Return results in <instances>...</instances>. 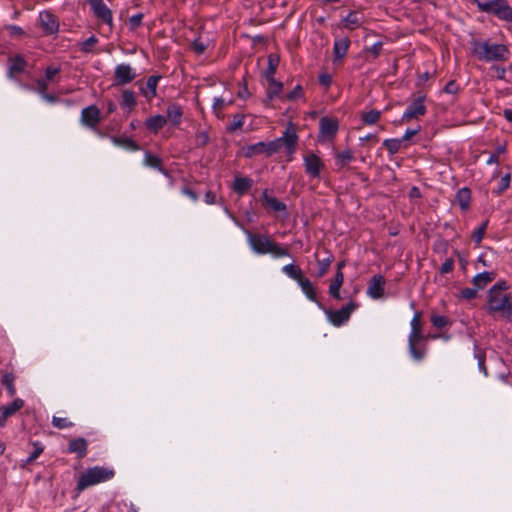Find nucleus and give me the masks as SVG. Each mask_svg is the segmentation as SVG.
<instances>
[{"label": "nucleus", "mask_w": 512, "mask_h": 512, "mask_svg": "<svg viewBox=\"0 0 512 512\" xmlns=\"http://www.w3.org/2000/svg\"><path fill=\"white\" fill-rule=\"evenodd\" d=\"M298 141V135L296 127L293 123H289L283 136L270 141V142H258L256 144L248 145L245 148L244 155L247 158H251L255 155L265 154L270 157L278 153L282 147L285 148L287 155H292L296 151V145Z\"/></svg>", "instance_id": "f257e3e1"}, {"label": "nucleus", "mask_w": 512, "mask_h": 512, "mask_svg": "<svg viewBox=\"0 0 512 512\" xmlns=\"http://www.w3.org/2000/svg\"><path fill=\"white\" fill-rule=\"evenodd\" d=\"M471 48L477 59L485 62L506 61L509 55V49L506 45L491 43L490 41L473 39Z\"/></svg>", "instance_id": "f03ea898"}, {"label": "nucleus", "mask_w": 512, "mask_h": 512, "mask_svg": "<svg viewBox=\"0 0 512 512\" xmlns=\"http://www.w3.org/2000/svg\"><path fill=\"white\" fill-rule=\"evenodd\" d=\"M247 241L251 249L259 255L272 254L274 257L289 256V249L282 247L265 234L246 231Z\"/></svg>", "instance_id": "7ed1b4c3"}, {"label": "nucleus", "mask_w": 512, "mask_h": 512, "mask_svg": "<svg viewBox=\"0 0 512 512\" xmlns=\"http://www.w3.org/2000/svg\"><path fill=\"white\" fill-rule=\"evenodd\" d=\"M114 470L101 466H94L82 473L77 481L76 490L81 492L86 488L108 481L114 477Z\"/></svg>", "instance_id": "20e7f679"}, {"label": "nucleus", "mask_w": 512, "mask_h": 512, "mask_svg": "<svg viewBox=\"0 0 512 512\" xmlns=\"http://www.w3.org/2000/svg\"><path fill=\"white\" fill-rule=\"evenodd\" d=\"M474 1L477 4L479 11L492 14L500 20L512 23V7L506 0H489L486 2H481L479 0Z\"/></svg>", "instance_id": "39448f33"}, {"label": "nucleus", "mask_w": 512, "mask_h": 512, "mask_svg": "<svg viewBox=\"0 0 512 512\" xmlns=\"http://www.w3.org/2000/svg\"><path fill=\"white\" fill-rule=\"evenodd\" d=\"M488 313L493 315L500 313L502 316L509 318L512 316V296L510 294H489Z\"/></svg>", "instance_id": "423d86ee"}, {"label": "nucleus", "mask_w": 512, "mask_h": 512, "mask_svg": "<svg viewBox=\"0 0 512 512\" xmlns=\"http://www.w3.org/2000/svg\"><path fill=\"white\" fill-rule=\"evenodd\" d=\"M358 307V304L354 301H350L347 305L343 306L339 310H325L328 320L336 327H339L346 323L352 314V312Z\"/></svg>", "instance_id": "0eeeda50"}, {"label": "nucleus", "mask_w": 512, "mask_h": 512, "mask_svg": "<svg viewBox=\"0 0 512 512\" xmlns=\"http://www.w3.org/2000/svg\"><path fill=\"white\" fill-rule=\"evenodd\" d=\"M426 99L425 94L419 93V95L413 100V102L408 106L406 111L402 115V121L406 122L411 119H417L420 116L426 114V106L424 105V101Z\"/></svg>", "instance_id": "6e6552de"}, {"label": "nucleus", "mask_w": 512, "mask_h": 512, "mask_svg": "<svg viewBox=\"0 0 512 512\" xmlns=\"http://www.w3.org/2000/svg\"><path fill=\"white\" fill-rule=\"evenodd\" d=\"M136 78L135 70L129 64H120L114 71L113 86H124Z\"/></svg>", "instance_id": "1a4fd4ad"}, {"label": "nucleus", "mask_w": 512, "mask_h": 512, "mask_svg": "<svg viewBox=\"0 0 512 512\" xmlns=\"http://www.w3.org/2000/svg\"><path fill=\"white\" fill-rule=\"evenodd\" d=\"M88 4L97 19L112 26V11L106 6L103 0H88Z\"/></svg>", "instance_id": "9d476101"}, {"label": "nucleus", "mask_w": 512, "mask_h": 512, "mask_svg": "<svg viewBox=\"0 0 512 512\" xmlns=\"http://www.w3.org/2000/svg\"><path fill=\"white\" fill-rule=\"evenodd\" d=\"M305 172L312 178H319L324 163L315 153H309L304 156Z\"/></svg>", "instance_id": "9b49d317"}, {"label": "nucleus", "mask_w": 512, "mask_h": 512, "mask_svg": "<svg viewBox=\"0 0 512 512\" xmlns=\"http://www.w3.org/2000/svg\"><path fill=\"white\" fill-rule=\"evenodd\" d=\"M100 121V110L96 105H90L81 111V122L83 125L94 129Z\"/></svg>", "instance_id": "f8f14e48"}, {"label": "nucleus", "mask_w": 512, "mask_h": 512, "mask_svg": "<svg viewBox=\"0 0 512 512\" xmlns=\"http://www.w3.org/2000/svg\"><path fill=\"white\" fill-rule=\"evenodd\" d=\"M24 406V401L20 398L0 406V427L6 425L7 419L15 415Z\"/></svg>", "instance_id": "ddd939ff"}, {"label": "nucleus", "mask_w": 512, "mask_h": 512, "mask_svg": "<svg viewBox=\"0 0 512 512\" xmlns=\"http://www.w3.org/2000/svg\"><path fill=\"white\" fill-rule=\"evenodd\" d=\"M385 278L376 274L368 282L367 294L373 299H380L384 295Z\"/></svg>", "instance_id": "4468645a"}, {"label": "nucleus", "mask_w": 512, "mask_h": 512, "mask_svg": "<svg viewBox=\"0 0 512 512\" xmlns=\"http://www.w3.org/2000/svg\"><path fill=\"white\" fill-rule=\"evenodd\" d=\"M319 129L321 135L333 138L338 132L339 122L336 118L323 116L319 120Z\"/></svg>", "instance_id": "2eb2a0df"}, {"label": "nucleus", "mask_w": 512, "mask_h": 512, "mask_svg": "<svg viewBox=\"0 0 512 512\" xmlns=\"http://www.w3.org/2000/svg\"><path fill=\"white\" fill-rule=\"evenodd\" d=\"M262 206L273 212H285L287 211V206L285 203L279 201L276 197L270 196L268 194V190L265 189L262 192L261 198Z\"/></svg>", "instance_id": "dca6fc26"}, {"label": "nucleus", "mask_w": 512, "mask_h": 512, "mask_svg": "<svg viewBox=\"0 0 512 512\" xmlns=\"http://www.w3.org/2000/svg\"><path fill=\"white\" fill-rule=\"evenodd\" d=\"M39 20L41 27L46 34H53L58 31L59 23L53 13L49 11L41 12L39 15Z\"/></svg>", "instance_id": "f3484780"}, {"label": "nucleus", "mask_w": 512, "mask_h": 512, "mask_svg": "<svg viewBox=\"0 0 512 512\" xmlns=\"http://www.w3.org/2000/svg\"><path fill=\"white\" fill-rule=\"evenodd\" d=\"M421 315V312H416L412 318L408 342H423L427 340V337L422 333Z\"/></svg>", "instance_id": "a211bd4d"}, {"label": "nucleus", "mask_w": 512, "mask_h": 512, "mask_svg": "<svg viewBox=\"0 0 512 512\" xmlns=\"http://www.w3.org/2000/svg\"><path fill=\"white\" fill-rule=\"evenodd\" d=\"M88 443L85 438L79 437L69 441L67 451L76 453L78 458H83L87 454Z\"/></svg>", "instance_id": "6ab92c4d"}, {"label": "nucleus", "mask_w": 512, "mask_h": 512, "mask_svg": "<svg viewBox=\"0 0 512 512\" xmlns=\"http://www.w3.org/2000/svg\"><path fill=\"white\" fill-rule=\"evenodd\" d=\"M10 66L8 69V77L14 78L16 74L24 72L27 62L21 54H16L9 59Z\"/></svg>", "instance_id": "aec40b11"}, {"label": "nucleus", "mask_w": 512, "mask_h": 512, "mask_svg": "<svg viewBox=\"0 0 512 512\" xmlns=\"http://www.w3.org/2000/svg\"><path fill=\"white\" fill-rule=\"evenodd\" d=\"M297 283L299 284L303 293L310 301L316 302L321 309H324L323 305L317 300V293L315 287L307 277L304 276Z\"/></svg>", "instance_id": "412c9836"}, {"label": "nucleus", "mask_w": 512, "mask_h": 512, "mask_svg": "<svg viewBox=\"0 0 512 512\" xmlns=\"http://www.w3.org/2000/svg\"><path fill=\"white\" fill-rule=\"evenodd\" d=\"M496 276V272L485 271L475 275L472 279V284L474 285L475 288H477V290H482L489 283H491L496 278Z\"/></svg>", "instance_id": "4be33fe9"}, {"label": "nucleus", "mask_w": 512, "mask_h": 512, "mask_svg": "<svg viewBox=\"0 0 512 512\" xmlns=\"http://www.w3.org/2000/svg\"><path fill=\"white\" fill-rule=\"evenodd\" d=\"M253 180L248 177H235L232 189L235 193L242 196L252 187Z\"/></svg>", "instance_id": "5701e85b"}, {"label": "nucleus", "mask_w": 512, "mask_h": 512, "mask_svg": "<svg viewBox=\"0 0 512 512\" xmlns=\"http://www.w3.org/2000/svg\"><path fill=\"white\" fill-rule=\"evenodd\" d=\"M350 46V39L348 37H343L341 39H337L334 42L333 54L334 60H340L345 57L348 48Z\"/></svg>", "instance_id": "b1692460"}, {"label": "nucleus", "mask_w": 512, "mask_h": 512, "mask_svg": "<svg viewBox=\"0 0 512 512\" xmlns=\"http://www.w3.org/2000/svg\"><path fill=\"white\" fill-rule=\"evenodd\" d=\"M183 116V110L177 103H171L167 107V120H169L173 126H178L181 123Z\"/></svg>", "instance_id": "393cba45"}, {"label": "nucleus", "mask_w": 512, "mask_h": 512, "mask_svg": "<svg viewBox=\"0 0 512 512\" xmlns=\"http://www.w3.org/2000/svg\"><path fill=\"white\" fill-rule=\"evenodd\" d=\"M161 76L152 75L148 77L146 82V88H141V93L148 99H152L157 95V85Z\"/></svg>", "instance_id": "a878e982"}, {"label": "nucleus", "mask_w": 512, "mask_h": 512, "mask_svg": "<svg viewBox=\"0 0 512 512\" xmlns=\"http://www.w3.org/2000/svg\"><path fill=\"white\" fill-rule=\"evenodd\" d=\"M166 123L167 118L163 115L158 114L150 118H147L145 121V126L148 130L157 133L165 126Z\"/></svg>", "instance_id": "bb28decb"}, {"label": "nucleus", "mask_w": 512, "mask_h": 512, "mask_svg": "<svg viewBox=\"0 0 512 512\" xmlns=\"http://www.w3.org/2000/svg\"><path fill=\"white\" fill-rule=\"evenodd\" d=\"M409 352L414 360L421 361L426 355V340L423 342H408Z\"/></svg>", "instance_id": "cd10ccee"}, {"label": "nucleus", "mask_w": 512, "mask_h": 512, "mask_svg": "<svg viewBox=\"0 0 512 512\" xmlns=\"http://www.w3.org/2000/svg\"><path fill=\"white\" fill-rule=\"evenodd\" d=\"M267 82L269 85L266 91V98L271 101L280 95L283 90V83L277 81L275 78L267 79Z\"/></svg>", "instance_id": "c85d7f7f"}, {"label": "nucleus", "mask_w": 512, "mask_h": 512, "mask_svg": "<svg viewBox=\"0 0 512 512\" xmlns=\"http://www.w3.org/2000/svg\"><path fill=\"white\" fill-rule=\"evenodd\" d=\"M345 28L354 30L359 27L363 22V17L356 11H351L345 18L342 20Z\"/></svg>", "instance_id": "c756f323"}, {"label": "nucleus", "mask_w": 512, "mask_h": 512, "mask_svg": "<svg viewBox=\"0 0 512 512\" xmlns=\"http://www.w3.org/2000/svg\"><path fill=\"white\" fill-rule=\"evenodd\" d=\"M120 104L123 109H127L128 112H131L137 106L134 92L131 90H123Z\"/></svg>", "instance_id": "7c9ffc66"}, {"label": "nucleus", "mask_w": 512, "mask_h": 512, "mask_svg": "<svg viewBox=\"0 0 512 512\" xmlns=\"http://www.w3.org/2000/svg\"><path fill=\"white\" fill-rule=\"evenodd\" d=\"M279 62H280V57L277 54H274V53L269 54L268 66L263 73V76L265 77L266 80L274 78V75L276 73Z\"/></svg>", "instance_id": "2f4dec72"}, {"label": "nucleus", "mask_w": 512, "mask_h": 512, "mask_svg": "<svg viewBox=\"0 0 512 512\" xmlns=\"http://www.w3.org/2000/svg\"><path fill=\"white\" fill-rule=\"evenodd\" d=\"M111 140L112 142L117 145V146H121V147H124L126 149H129V150H132V151H137L140 149V146L139 144L134 141L133 139L129 138V137H124V136H121V137H117V136H112L111 137Z\"/></svg>", "instance_id": "473e14b6"}, {"label": "nucleus", "mask_w": 512, "mask_h": 512, "mask_svg": "<svg viewBox=\"0 0 512 512\" xmlns=\"http://www.w3.org/2000/svg\"><path fill=\"white\" fill-rule=\"evenodd\" d=\"M471 191L469 188H461L456 194V201L462 210H467L470 206Z\"/></svg>", "instance_id": "72a5a7b5"}, {"label": "nucleus", "mask_w": 512, "mask_h": 512, "mask_svg": "<svg viewBox=\"0 0 512 512\" xmlns=\"http://www.w3.org/2000/svg\"><path fill=\"white\" fill-rule=\"evenodd\" d=\"M353 160L354 155L350 150L337 152L335 156V164L338 166L339 169L348 166L349 163Z\"/></svg>", "instance_id": "f704fd0d"}, {"label": "nucleus", "mask_w": 512, "mask_h": 512, "mask_svg": "<svg viewBox=\"0 0 512 512\" xmlns=\"http://www.w3.org/2000/svg\"><path fill=\"white\" fill-rule=\"evenodd\" d=\"M283 272L295 281H300L304 275L301 268L295 264H287L283 267Z\"/></svg>", "instance_id": "c9c22d12"}, {"label": "nucleus", "mask_w": 512, "mask_h": 512, "mask_svg": "<svg viewBox=\"0 0 512 512\" xmlns=\"http://www.w3.org/2000/svg\"><path fill=\"white\" fill-rule=\"evenodd\" d=\"M381 117V111L379 110H370L368 112H363L361 114V121L365 125H372L378 122Z\"/></svg>", "instance_id": "e433bc0d"}, {"label": "nucleus", "mask_w": 512, "mask_h": 512, "mask_svg": "<svg viewBox=\"0 0 512 512\" xmlns=\"http://www.w3.org/2000/svg\"><path fill=\"white\" fill-rule=\"evenodd\" d=\"M144 163L149 167L155 168L159 171H164L162 160L158 156L152 155L149 152L145 153Z\"/></svg>", "instance_id": "4c0bfd02"}, {"label": "nucleus", "mask_w": 512, "mask_h": 512, "mask_svg": "<svg viewBox=\"0 0 512 512\" xmlns=\"http://www.w3.org/2000/svg\"><path fill=\"white\" fill-rule=\"evenodd\" d=\"M401 139H386L383 142V146L387 148L391 155L396 154L401 148Z\"/></svg>", "instance_id": "58836bf2"}, {"label": "nucleus", "mask_w": 512, "mask_h": 512, "mask_svg": "<svg viewBox=\"0 0 512 512\" xmlns=\"http://www.w3.org/2000/svg\"><path fill=\"white\" fill-rule=\"evenodd\" d=\"M332 261H333L332 255H329L328 257H326L322 260H318V266H319V269L317 272L318 277H323L328 272Z\"/></svg>", "instance_id": "ea45409f"}, {"label": "nucleus", "mask_w": 512, "mask_h": 512, "mask_svg": "<svg viewBox=\"0 0 512 512\" xmlns=\"http://www.w3.org/2000/svg\"><path fill=\"white\" fill-rule=\"evenodd\" d=\"M52 425L58 429L71 428L74 424L66 417H52Z\"/></svg>", "instance_id": "a19ab883"}, {"label": "nucleus", "mask_w": 512, "mask_h": 512, "mask_svg": "<svg viewBox=\"0 0 512 512\" xmlns=\"http://www.w3.org/2000/svg\"><path fill=\"white\" fill-rule=\"evenodd\" d=\"M244 124V115L236 114L233 117V121L227 126V132L232 133L238 129H241Z\"/></svg>", "instance_id": "79ce46f5"}, {"label": "nucleus", "mask_w": 512, "mask_h": 512, "mask_svg": "<svg viewBox=\"0 0 512 512\" xmlns=\"http://www.w3.org/2000/svg\"><path fill=\"white\" fill-rule=\"evenodd\" d=\"M97 43L98 39L94 35H92L81 43V51L84 53H89L92 51V47Z\"/></svg>", "instance_id": "37998d69"}, {"label": "nucleus", "mask_w": 512, "mask_h": 512, "mask_svg": "<svg viewBox=\"0 0 512 512\" xmlns=\"http://www.w3.org/2000/svg\"><path fill=\"white\" fill-rule=\"evenodd\" d=\"M143 17L144 15L142 13H138L130 17L128 22L130 30L134 31L138 29L142 24Z\"/></svg>", "instance_id": "c03bdc74"}, {"label": "nucleus", "mask_w": 512, "mask_h": 512, "mask_svg": "<svg viewBox=\"0 0 512 512\" xmlns=\"http://www.w3.org/2000/svg\"><path fill=\"white\" fill-rule=\"evenodd\" d=\"M509 288V285L507 284L506 281H500L498 283H496L495 285H493L488 293L489 294H505L504 291H506L507 289Z\"/></svg>", "instance_id": "a18cd8bd"}, {"label": "nucleus", "mask_w": 512, "mask_h": 512, "mask_svg": "<svg viewBox=\"0 0 512 512\" xmlns=\"http://www.w3.org/2000/svg\"><path fill=\"white\" fill-rule=\"evenodd\" d=\"M431 323L435 328L441 329L448 324V318L441 315H433L431 317Z\"/></svg>", "instance_id": "49530a36"}, {"label": "nucleus", "mask_w": 512, "mask_h": 512, "mask_svg": "<svg viewBox=\"0 0 512 512\" xmlns=\"http://www.w3.org/2000/svg\"><path fill=\"white\" fill-rule=\"evenodd\" d=\"M301 97H303V88L301 85H297L290 93L285 96L288 101H295Z\"/></svg>", "instance_id": "de8ad7c7"}, {"label": "nucleus", "mask_w": 512, "mask_h": 512, "mask_svg": "<svg viewBox=\"0 0 512 512\" xmlns=\"http://www.w3.org/2000/svg\"><path fill=\"white\" fill-rule=\"evenodd\" d=\"M477 288H464L461 291V297L466 300H472L477 297Z\"/></svg>", "instance_id": "09e8293b"}, {"label": "nucleus", "mask_w": 512, "mask_h": 512, "mask_svg": "<svg viewBox=\"0 0 512 512\" xmlns=\"http://www.w3.org/2000/svg\"><path fill=\"white\" fill-rule=\"evenodd\" d=\"M511 176L510 174L504 175L499 182L498 193L504 192L510 186Z\"/></svg>", "instance_id": "8fccbe9b"}, {"label": "nucleus", "mask_w": 512, "mask_h": 512, "mask_svg": "<svg viewBox=\"0 0 512 512\" xmlns=\"http://www.w3.org/2000/svg\"><path fill=\"white\" fill-rule=\"evenodd\" d=\"M454 268V260L452 258H448L445 260V262L441 265L439 271L441 274L449 273Z\"/></svg>", "instance_id": "3c124183"}, {"label": "nucleus", "mask_w": 512, "mask_h": 512, "mask_svg": "<svg viewBox=\"0 0 512 512\" xmlns=\"http://www.w3.org/2000/svg\"><path fill=\"white\" fill-rule=\"evenodd\" d=\"M7 31L9 32V35L12 37H20L24 35V30L16 25H9L6 27Z\"/></svg>", "instance_id": "603ef678"}, {"label": "nucleus", "mask_w": 512, "mask_h": 512, "mask_svg": "<svg viewBox=\"0 0 512 512\" xmlns=\"http://www.w3.org/2000/svg\"><path fill=\"white\" fill-rule=\"evenodd\" d=\"M342 285L340 284H336V283H333L331 282L330 286H329V294L337 299V300H340L341 299V296H340V288H341Z\"/></svg>", "instance_id": "864d4df0"}, {"label": "nucleus", "mask_w": 512, "mask_h": 512, "mask_svg": "<svg viewBox=\"0 0 512 512\" xmlns=\"http://www.w3.org/2000/svg\"><path fill=\"white\" fill-rule=\"evenodd\" d=\"M458 91H459V85L456 83L455 80L449 81L444 87L445 93L456 94Z\"/></svg>", "instance_id": "5fc2aeb1"}, {"label": "nucleus", "mask_w": 512, "mask_h": 512, "mask_svg": "<svg viewBox=\"0 0 512 512\" xmlns=\"http://www.w3.org/2000/svg\"><path fill=\"white\" fill-rule=\"evenodd\" d=\"M60 72L59 67L55 66H48L45 70V80L51 81L53 80L54 76L57 75Z\"/></svg>", "instance_id": "6e6d98bb"}, {"label": "nucleus", "mask_w": 512, "mask_h": 512, "mask_svg": "<svg viewBox=\"0 0 512 512\" xmlns=\"http://www.w3.org/2000/svg\"><path fill=\"white\" fill-rule=\"evenodd\" d=\"M36 84H37V92L41 96H43L46 93L47 89H48L47 80H45V79H38Z\"/></svg>", "instance_id": "4d7b16f0"}, {"label": "nucleus", "mask_w": 512, "mask_h": 512, "mask_svg": "<svg viewBox=\"0 0 512 512\" xmlns=\"http://www.w3.org/2000/svg\"><path fill=\"white\" fill-rule=\"evenodd\" d=\"M491 70H493L495 72V77L497 79L503 80L505 78L506 69L504 67H501L498 65H493L491 67Z\"/></svg>", "instance_id": "13d9d810"}, {"label": "nucleus", "mask_w": 512, "mask_h": 512, "mask_svg": "<svg viewBox=\"0 0 512 512\" xmlns=\"http://www.w3.org/2000/svg\"><path fill=\"white\" fill-rule=\"evenodd\" d=\"M192 47H193V50L197 53V54H202L205 52L206 50V45L200 41L199 39H196L193 44H192Z\"/></svg>", "instance_id": "bf43d9fd"}, {"label": "nucleus", "mask_w": 512, "mask_h": 512, "mask_svg": "<svg viewBox=\"0 0 512 512\" xmlns=\"http://www.w3.org/2000/svg\"><path fill=\"white\" fill-rule=\"evenodd\" d=\"M42 452H43V447L35 445V450L27 458V463H31L34 460H36Z\"/></svg>", "instance_id": "052dcab7"}, {"label": "nucleus", "mask_w": 512, "mask_h": 512, "mask_svg": "<svg viewBox=\"0 0 512 512\" xmlns=\"http://www.w3.org/2000/svg\"><path fill=\"white\" fill-rule=\"evenodd\" d=\"M319 83L325 87H329L332 83V77L328 73L319 75Z\"/></svg>", "instance_id": "680f3d73"}, {"label": "nucleus", "mask_w": 512, "mask_h": 512, "mask_svg": "<svg viewBox=\"0 0 512 512\" xmlns=\"http://www.w3.org/2000/svg\"><path fill=\"white\" fill-rule=\"evenodd\" d=\"M382 46H383V43L382 42H376L375 44H373L370 48H369V52L374 56V57H378L381 50H382Z\"/></svg>", "instance_id": "e2e57ef3"}, {"label": "nucleus", "mask_w": 512, "mask_h": 512, "mask_svg": "<svg viewBox=\"0 0 512 512\" xmlns=\"http://www.w3.org/2000/svg\"><path fill=\"white\" fill-rule=\"evenodd\" d=\"M15 377L12 373H2L1 384H13Z\"/></svg>", "instance_id": "0e129e2a"}, {"label": "nucleus", "mask_w": 512, "mask_h": 512, "mask_svg": "<svg viewBox=\"0 0 512 512\" xmlns=\"http://www.w3.org/2000/svg\"><path fill=\"white\" fill-rule=\"evenodd\" d=\"M183 194L187 195L189 198H191L193 201L198 200V194L191 188L185 186L182 189Z\"/></svg>", "instance_id": "69168bd1"}, {"label": "nucleus", "mask_w": 512, "mask_h": 512, "mask_svg": "<svg viewBox=\"0 0 512 512\" xmlns=\"http://www.w3.org/2000/svg\"><path fill=\"white\" fill-rule=\"evenodd\" d=\"M484 235L485 232L482 231V229L477 228L476 230H474L472 237L477 244H480L481 241L483 240Z\"/></svg>", "instance_id": "338daca9"}, {"label": "nucleus", "mask_w": 512, "mask_h": 512, "mask_svg": "<svg viewBox=\"0 0 512 512\" xmlns=\"http://www.w3.org/2000/svg\"><path fill=\"white\" fill-rule=\"evenodd\" d=\"M420 131V126H418L416 129H408L403 137L401 138L402 142L409 140L411 137L416 135Z\"/></svg>", "instance_id": "774afa93"}]
</instances>
